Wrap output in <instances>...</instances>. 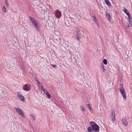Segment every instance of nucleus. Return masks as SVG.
<instances>
[{"mask_svg": "<svg viewBox=\"0 0 132 132\" xmlns=\"http://www.w3.org/2000/svg\"><path fill=\"white\" fill-rule=\"evenodd\" d=\"M119 91L122 94L123 98L126 99L127 97L126 95V93L124 88H123V89H120Z\"/></svg>", "mask_w": 132, "mask_h": 132, "instance_id": "nucleus-5", "label": "nucleus"}, {"mask_svg": "<svg viewBox=\"0 0 132 132\" xmlns=\"http://www.w3.org/2000/svg\"><path fill=\"white\" fill-rule=\"evenodd\" d=\"M17 95L18 97L21 101H23L25 100L24 97L19 94L18 92L17 93Z\"/></svg>", "mask_w": 132, "mask_h": 132, "instance_id": "nucleus-9", "label": "nucleus"}, {"mask_svg": "<svg viewBox=\"0 0 132 132\" xmlns=\"http://www.w3.org/2000/svg\"><path fill=\"white\" fill-rule=\"evenodd\" d=\"M115 113L114 111H112L111 113V118L112 120L113 121L115 120Z\"/></svg>", "mask_w": 132, "mask_h": 132, "instance_id": "nucleus-8", "label": "nucleus"}, {"mask_svg": "<svg viewBox=\"0 0 132 132\" xmlns=\"http://www.w3.org/2000/svg\"><path fill=\"white\" fill-rule=\"evenodd\" d=\"M122 124L125 126H127L128 125V120L126 118H123L122 120Z\"/></svg>", "mask_w": 132, "mask_h": 132, "instance_id": "nucleus-7", "label": "nucleus"}, {"mask_svg": "<svg viewBox=\"0 0 132 132\" xmlns=\"http://www.w3.org/2000/svg\"><path fill=\"white\" fill-rule=\"evenodd\" d=\"M32 76L35 79L37 78L36 76L35 75H32Z\"/></svg>", "mask_w": 132, "mask_h": 132, "instance_id": "nucleus-23", "label": "nucleus"}, {"mask_svg": "<svg viewBox=\"0 0 132 132\" xmlns=\"http://www.w3.org/2000/svg\"><path fill=\"white\" fill-rule=\"evenodd\" d=\"M124 11L125 13L128 16H129V15H130V14L128 12L127 9H125L124 10Z\"/></svg>", "mask_w": 132, "mask_h": 132, "instance_id": "nucleus-12", "label": "nucleus"}, {"mask_svg": "<svg viewBox=\"0 0 132 132\" xmlns=\"http://www.w3.org/2000/svg\"><path fill=\"white\" fill-rule=\"evenodd\" d=\"M55 15L57 18H60L61 16V13L60 11L56 10L55 13Z\"/></svg>", "mask_w": 132, "mask_h": 132, "instance_id": "nucleus-6", "label": "nucleus"}, {"mask_svg": "<svg viewBox=\"0 0 132 132\" xmlns=\"http://www.w3.org/2000/svg\"><path fill=\"white\" fill-rule=\"evenodd\" d=\"M31 74H32V75H34V73H31Z\"/></svg>", "mask_w": 132, "mask_h": 132, "instance_id": "nucleus-35", "label": "nucleus"}, {"mask_svg": "<svg viewBox=\"0 0 132 132\" xmlns=\"http://www.w3.org/2000/svg\"><path fill=\"white\" fill-rule=\"evenodd\" d=\"M96 20H95V22H96Z\"/></svg>", "mask_w": 132, "mask_h": 132, "instance_id": "nucleus-38", "label": "nucleus"}, {"mask_svg": "<svg viewBox=\"0 0 132 132\" xmlns=\"http://www.w3.org/2000/svg\"><path fill=\"white\" fill-rule=\"evenodd\" d=\"M16 111L23 117L25 118V116L23 111L19 108H16Z\"/></svg>", "mask_w": 132, "mask_h": 132, "instance_id": "nucleus-3", "label": "nucleus"}, {"mask_svg": "<svg viewBox=\"0 0 132 132\" xmlns=\"http://www.w3.org/2000/svg\"><path fill=\"white\" fill-rule=\"evenodd\" d=\"M44 93L45 94H47L48 93V92L47 91V90H44Z\"/></svg>", "mask_w": 132, "mask_h": 132, "instance_id": "nucleus-21", "label": "nucleus"}, {"mask_svg": "<svg viewBox=\"0 0 132 132\" xmlns=\"http://www.w3.org/2000/svg\"><path fill=\"white\" fill-rule=\"evenodd\" d=\"M105 2L106 4L108 6H110L111 5V4L109 2V1L108 0H105Z\"/></svg>", "mask_w": 132, "mask_h": 132, "instance_id": "nucleus-14", "label": "nucleus"}, {"mask_svg": "<svg viewBox=\"0 0 132 132\" xmlns=\"http://www.w3.org/2000/svg\"><path fill=\"white\" fill-rule=\"evenodd\" d=\"M7 0H6L5 2H6V4L7 6L8 5V3L7 2Z\"/></svg>", "mask_w": 132, "mask_h": 132, "instance_id": "nucleus-33", "label": "nucleus"}, {"mask_svg": "<svg viewBox=\"0 0 132 132\" xmlns=\"http://www.w3.org/2000/svg\"><path fill=\"white\" fill-rule=\"evenodd\" d=\"M127 27L128 28H130L131 27H132L131 26V25L130 24H128V25L127 26Z\"/></svg>", "mask_w": 132, "mask_h": 132, "instance_id": "nucleus-26", "label": "nucleus"}, {"mask_svg": "<svg viewBox=\"0 0 132 132\" xmlns=\"http://www.w3.org/2000/svg\"><path fill=\"white\" fill-rule=\"evenodd\" d=\"M23 89L24 90L28 91L29 90V89L28 86L27 85H24L23 87Z\"/></svg>", "mask_w": 132, "mask_h": 132, "instance_id": "nucleus-11", "label": "nucleus"}, {"mask_svg": "<svg viewBox=\"0 0 132 132\" xmlns=\"http://www.w3.org/2000/svg\"><path fill=\"white\" fill-rule=\"evenodd\" d=\"M41 87L42 90L43 91H44V90H45V88H44V87H43L42 85H41Z\"/></svg>", "mask_w": 132, "mask_h": 132, "instance_id": "nucleus-28", "label": "nucleus"}, {"mask_svg": "<svg viewBox=\"0 0 132 132\" xmlns=\"http://www.w3.org/2000/svg\"><path fill=\"white\" fill-rule=\"evenodd\" d=\"M92 123L94 124L92 126L93 130L96 131H98L99 130V127L98 125L94 122L92 121L90 122V125H91Z\"/></svg>", "mask_w": 132, "mask_h": 132, "instance_id": "nucleus-2", "label": "nucleus"}, {"mask_svg": "<svg viewBox=\"0 0 132 132\" xmlns=\"http://www.w3.org/2000/svg\"><path fill=\"white\" fill-rule=\"evenodd\" d=\"M103 63L104 64H107V61L106 59H104L103 60Z\"/></svg>", "mask_w": 132, "mask_h": 132, "instance_id": "nucleus-17", "label": "nucleus"}, {"mask_svg": "<svg viewBox=\"0 0 132 132\" xmlns=\"http://www.w3.org/2000/svg\"><path fill=\"white\" fill-rule=\"evenodd\" d=\"M92 128L90 127H89L88 128V131L89 132H92Z\"/></svg>", "mask_w": 132, "mask_h": 132, "instance_id": "nucleus-15", "label": "nucleus"}, {"mask_svg": "<svg viewBox=\"0 0 132 132\" xmlns=\"http://www.w3.org/2000/svg\"><path fill=\"white\" fill-rule=\"evenodd\" d=\"M92 15H93V14H91Z\"/></svg>", "mask_w": 132, "mask_h": 132, "instance_id": "nucleus-39", "label": "nucleus"}, {"mask_svg": "<svg viewBox=\"0 0 132 132\" xmlns=\"http://www.w3.org/2000/svg\"><path fill=\"white\" fill-rule=\"evenodd\" d=\"M128 17V19L129 20V24L131 25L132 28V18L130 16V15Z\"/></svg>", "mask_w": 132, "mask_h": 132, "instance_id": "nucleus-10", "label": "nucleus"}, {"mask_svg": "<svg viewBox=\"0 0 132 132\" xmlns=\"http://www.w3.org/2000/svg\"><path fill=\"white\" fill-rule=\"evenodd\" d=\"M0 91L1 92H2V93H4V92L2 90H0Z\"/></svg>", "mask_w": 132, "mask_h": 132, "instance_id": "nucleus-34", "label": "nucleus"}, {"mask_svg": "<svg viewBox=\"0 0 132 132\" xmlns=\"http://www.w3.org/2000/svg\"><path fill=\"white\" fill-rule=\"evenodd\" d=\"M77 34L76 35V39L79 40L81 38V35L80 31L79 30L77 31H76Z\"/></svg>", "mask_w": 132, "mask_h": 132, "instance_id": "nucleus-4", "label": "nucleus"}, {"mask_svg": "<svg viewBox=\"0 0 132 132\" xmlns=\"http://www.w3.org/2000/svg\"><path fill=\"white\" fill-rule=\"evenodd\" d=\"M93 19H95V20H96V17H95V15H93Z\"/></svg>", "mask_w": 132, "mask_h": 132, "instance_id": "nucleus-31", "label": "nucleus"}, {"mask_svg": "<svg viewBox=\"0 0 132 132\" xmlns=\"http://www.w3.org/2000/svg\"><path fill=\"white\" fill-rule=\"evenodd\" d=\"M46 95L48 98L50 99L51 98V96L50 94L49 93H48L47 94H46Z\"/></svg>", "mask_w": 132, "mask_h": 132, "instance_id": "nucleus-16", "label": "nucleus"}, {"mask_svg": "<svg viewBox=\"0 0 132 132\" xmlns=\"http://www.w3.org/2000/svg\"><path fill=\"white\" fill-rule=\"evenodd\" d=\"M106 18L108 19V20L110 21L111 20V18L110 15L109 13L106 14Z\"/></svg>", "mask_w": 132, "mask_h": 132, "instance_id": "nucleus-13", "label": "nucleus"}, {"mask_svg": "<svg viewBox=\"0 0 132 132\" xmlns=\"http://www.w3.org/2000/svg\"><path fill=\"white\" fill-rule=\"evenodd\" d=\"M81 110L83 111H85V108H81Z\"/></svg>", "mask_w": 132, "mask_h": 132, "instance_id": "nucleus-32", "label": "nucleus"}, {"mask_svg": "<svg viewBox=\"0 0 132 132\" xmlns=\"http://www.w3.org/2000/svg\"><path fill=\"white\" fill-rule=\"evenodd\" d=\"M3 10L5 12H6V9L4 6H3Z\"/></svg>", "mask_w": 132, "mask_h": 132, "instance_id": "nucleus-22", "label": "nucleus"}, {"mask_svg": "<svg viewBox=\"0 0 132 132\" xmlns=\"http://www.w3.org/2000/svg\"><path fill=\"white\" fill-rule=\"evenodd\" d=\"M89 108V109L91 112L92 113H93V109H92V108Z\"/></svg>", "mask_w": 132, "mask_h": 132, "instance_id": "nucleus-27", "label": "nucleus"}, {"mask_svg": "<svg viewBox=\"0 0 132 132\" xmlns=\"http://www.w3.org/2000/svg\"><path fill=\"white\" fill-rule=\"evenodd\" d=\"M102 70L104 72H105L106 71V69L104 68L103 66V69Z\"/></svg>", "mask_w": 132, "mask_h": 132, "instance_id": "nucleus-24", "label": "nucleus"}, {"mask_svg": "<svg viewBox=\"0 0 132 132\" xmlns=\"http://www.w3.org/2000/svg\"><path fill=\"white\" fill-rule=\"evenodd\" d=\"M30 116L32 118L33 120L34 121H35V118L34 115L32 114H30Z\"/></svg>", "mask_w": 132, "mask_h": 132, "instance_id": "nucleus-18", "label": "nucleus"}, {"mask_svg": "<svg viewBox=\"0 0 132 132\" xmlns=\"http://www.w3.org/2000/svg\"><path fill=\"white\" fill-rule=\"evenodd\" d=\"M80 107H82H82H83V106H81Z\"/></svg>", "mask_w": 132, "mask_h": 132, "instance_id": "nucleus-36", "label": "nucleus"}, {"mask_svg": "<svg viewBox=\"0 0 132 132\" xmlns=\"http://www.w3.org/2000/svg\"><path fill=\"white\" fill-rule=\"evenodd\" d=\"M51 65L54 68H55L56 67V65L54 64H52Z\"/></svg>", "mask_w": 132, "mask_h": 132, "instance_id": "nucleus-30", "label": "nucleus"}, {"mask_svg": "<svg viewBox=\"0 0 132 132\" xmlns=\"http://www.w3.org/2000/svg\"><path fill=\"white\" fill-rule=\"evenodd\" d=\"M2 98H1V97H0V99H2Z\"/></svg>", "mask_w": 132, "mask_h": 132, "instance_id": "nucleus-37", "label": "nucleus"}, {"mask_svg": "<svg viewBox=\"0 0 132 132\" xmlns=\"http://www.w3.org/2000/svg\"><path fill=\"white\" fill-rule=\"evenodd\" d=\"M37 84L39 87H41V85H42V84L40 82H39V83H38Z\"/></svg>", "mask_w": 132, "mask_h": 132, "instance_id": "nucleus-20", "label": "nucleus"}, {"mask_svg": "<svg viewBox=\"0 0 132 132\" xmlns=\"http://www.w3.org/2000/svg\"><path fill=\"white\" fill-rule=\"evenodd\" d=\"M30 19L36 29L38 31H40L39 29L40 25V23L38 22L36 20L30 16Z\"/></svg>", "mask_w": 132, "mask_h": 132, "instance_id": "nucleus-1", "label": "nucleus"}, {"mask_svg": "<svg viewBox=\"0 0 132 132\" xmlns=\"http://www.w3.org/2000/svg\"><path fill=\"white\" fill-rule=\"evenodd\" d=\"M87 105L88 107H91V106L89 104H87Z\"/></svg>", "mask_w": 132, "mask_h": 132, "instance_id": "nucleus-29", "label": "nucleus"}, {"mask_svg": "<svg viewBox=\"0 0 132 132\" xmlns=\"http://www.w3.org/2000/svg\"><path fill=\"white\" fill-rule=\"evenodd\" d=\"M35 80H36V81L37 82V83H39V82L40 81H39V80L37 79V78L36 79H35Z\"/></svg>", "mask_w": 132, "mask_h": 132, "instance_id": "nucleus-25", "label": "nucleus"}, {"mask_svg": "<svg viewBox=\"0 0 132 132\" xmlns=\"http://www.w3.org/2000/svg\"><path fill=\"white\" fill-rule=\"evenodd\" d=\"M122 85L121 84H120L119 85V90L120 89H123L122 88Z\"/></svg>", "mask_w": 132, "mask_h": 132, "instance_id": "nucleus-19", "label": "nucleus"}]
</instances>
